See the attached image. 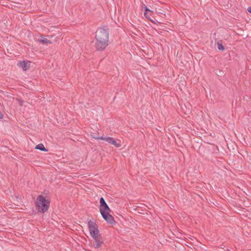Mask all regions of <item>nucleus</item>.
<instances>
[{
  "mask_svg": "<svg viewBox=\"0 0 251 251\" xmlns=\"http://www.w3.org/2000/svg\"><path fill=\"white\" fill-rule=\"evenodd\" d=\"M95 38L97 50L100 51L104 50L109 44L108 28H99L96 32Z\"/></svg>",
  "mask_w": 251,
  "mask_h": 251,
  "instance_id": "nucleus-1",
  "label": "nucleus"
},
{
  "mask_svg": "<svg viewBox=\"0 0 251 251\" xmlns=\"http://www.w3.org/2000/svg\"><path fill=\"white\" fill-rule=\"evenodd\" d=\"M88 226L90 235L94 240V247L95 248H100L103 243V240L100 233L98 225L95 222L90 220L88 222Z\"/></svg>",
  "mask_w": 251,
  "mask_h": 251,
  "instance_id": "nucleus-2",
  "label": "nucleus"
},
{
  "mask_svg": "<svg viewBox=\"0 0 251 251\" xmlns=\"http://www.w3.org/2000/svg\"><path fill=\"white\" fill-rule=\"evenodd\" d=\"M100 211L102 218L108 224L113 225L115 223L113 217L110 214L111 210L102 197L100 200Z\"/></svg>",
  "mask_w": 251,
  "mask_h": 251,
  "instance_id": "nucleus-3",
  "label": "nucleus"
},
{
  "mask_svg": "<svg viewBox=\"0 0 251 251\" xmlns=\"http://www.w3.org/2000/svg\"><path fill=\"white\" fill-rule=\"evenodd\" d=\"M50 206V201L42 195L39 196L36 199V206L39 212L44 213L46 212Z\"/></svg>",
  "mask_w": 251,
  "mask_h": 251,
  "instance_id": "nucleus-4",
  "label": "nucleus"
},
{
  "mask_svg": "<svg viewBox=\"0 0 251 251\" xmlns=\"http://www.w3.org/2000/svg\"><path fill=\"white\" fill-rule=\"evenodd\" d=\"M95 139H100L102 140H105V141L107 142L108 143L113 145L115 147L118 148L120 147L121 145L119 143H118L117 141L112 137H94Z\"/></svg>",
  "mask_w": 251,
  "mask_h": 251,
  "instance_id": "nucleus-5",
  "label": "nucleus"
},
{
  "mask_svg": "<svg viewBox=\"0 0 251 251\" xmlns=\"http://www.w3.org/2000/svg\"><path fill=\"white\" fill-rule=\"evenodd\" d=\"M30 61H23L20 62L19 66L22 68L24 71H26L29 67Z\"/></svg>",
  "mask_w": 251,
  "mask_h": 251,
  "instance_id": "nucleus-6",
  "label": "nucleus"
},
{
  "mask_svg": "<svg viewBox=\"0 0 251 251\" xmlns=\"http://www.w3.org/2000/svg\"><path fill=\"white\" fill-rule=\"evenodd\" d=\"M35 149L42 151H48V150L45 148L44 146L42 144H39L37 145L35 147Z\"/></svg>",
  "mask_w": 251,
  "mask_h": 251,
  "instance_id": "nucleus-7",
  "label": "nucleus"
},
{
  "mask_svg": "<svg viewBox=\"0 0 251 251\" xmlns=\"http://www.w3.org/2000/svg\"><path fill=\"white\" fill-rule=\"evenodd\" d=\"M39 41L43 44H51V42L49 40H48L46 38H44L43 37H41V38L40 39Z\"/></svg>",
  "mask_w": 251,
  "mask_h": 251,
  "instance_id": "nucleus-8",
  "label": "nucleus"
},
{
  "mask_svg": "<svg viewBox=\"0 0 251 251\" xmlns=\"http://www.w3.org/2000/svg\"><path fill=\"white\" fill-rule=\"evenodd\" d=\"M217 46H218V49L219 50H223L225 49L224 46L222 44L220 43L219 42H218Z\"/></svg>",
  "mask_w": 251,
  "mask_h": 251,
  "instance_id": "nucleus-9",
  "label": "nucleus"
},
{
  "mask_svg": "<svg viewBox=\"0 0 251 251\" xmlns=\"http://www.w3.org/2000/svg\"><path fill=\"white\" fill-rule=\"evenodd\" d=\"M145 9L146 10V12L144 13V15L146 18H148V16H147V12H151V11L150 9H148L147 7L146 6H145Z\"/></svg>",
  "mask_w": 251,
  "mask_h": 251,
  "instance_id": "nucleus-10",
  "label": "nucleus"
},
{
  "mask_svg": "<svg viewBox=\"0 0 251 251\" xmlns=\"http://www.w3.org/2000/svg\"><path fill=\"white\" fill-rule=\"evenodd\" d=\"M3 118V115L2 114V113L1 112V111H0V119H2Z\"/></svg>",
  "mask_w": 251,
  "mask_h": 251,
  "instance_id": "nucleus-11",
  "label": "nucleus"
},
{
  "mask_svg": "<svg viewBox=\"0 0 251 251\" xmlns=\"http://www.w3.org/2000/svg\"><path fill=\"white\" fill-rule=\"evenodd\" d=\"M248 11L251 13V6H250L248 8Z\"/></svg>",
  "mask_w": 251,
  "mask_h": 251,
  "instance_id": "nucleus-12",
  "label": "nucleus"
}]
</instances>
